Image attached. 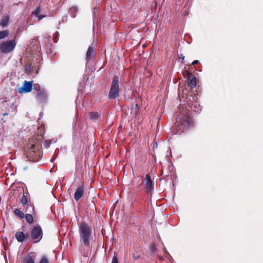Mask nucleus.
I'll return each instance as SVG.
<instances>
[{
	"label": "nucleus",
	"mask_w": 263,
	"mask_h": 263,
	"mask_svg": "<svg viewBox=\"0 0 263 263\" xmlns=\"http://www.w3.org/2000/svg\"><path fill=\"white\" fill-rule=\"evenodd\" d=\"M177 125L176 126V133L180 134L188 128L193 127L194 122L192 118L186 112L185 114H180L177 116Z\"/></svg>",
	"instance_id": "nucleus-1"
},
{
	"label": "nucleus",
	"mask_w": 263,
	"mask_h": 263,
	"mask_svg": "<svg viewBox=\"0 0 263 263\" xmlns=\"http://www.w3.org/2000/svg\"><path fill=\"white\" fill-rule=\"evenodd\" d=\"M41 145L35 142L33 144H28L25 148L26 157L30 161L37 162L40 160V148Z\"/></svg>",
	"instance_id": "nucleus-2"
},
{
	"label": "nucleus",
	"mask_w": 263,
	"mask_h": 263,
	"mask_svg": "<svg viewBox=\"0 0 263 263\" xmlns=\"http://www.w3.org/2000/svg\"><path fill=\"white\" fill-rule=\"evenodd\" d=\"M80 236L84 245L89 247L92 238V230L91 227L85 221L81 222L79 224Z\"/></svg>",
	"instance_id": "nucleus-3"
},
{
	"label": "nucleus",
	"mask_w": 263,
	"mask_h": 263,
	"mask_svg": "<svg viewBox=\"0 0 263 263\" xmlns=\"http://www.w3.org/2000/svg\"><path fill=\"white\" fill-rule=\"evenodd\" d=\"M154 182L152 179L150 174H147L144 179L141 183L136 186V191H140L145 189L146 193L151 194L154 189Z\"/></svg>",
	"instance_id": "nucleus-4"
},
{
	"label": "nucleus",
	"mask_w": 263,
	"mask_h": 263,
	"mask_svg": "<svg viewBox=\"0 0 263 263\" xmlns=\"http://www.w3.org/2000/svg\"><path fill=\"white\" fill-rule=\"evenodd\" d=\"M119 77L115 76L112 80L108 97L109 99H114L118 97L120 93Z\"/></svg>",
	"instance_id": "nucleus-5"
},
{
	"label": "nucleus",
	"mask_w": 263,
	"mask_h": 263,
	"mask_svg": "<svg viewBox=\"0 0 263 263\" xmlns=\"http://www.w3.org/2000/svg\"><path fill=\"white\" fill-rule=\"evenodd\" d=\"M16 45L15 40L2 42L0 43V51L2 53L7 54L12 51Z\"/></svg>",
	"instance_id": "nucleus-6"
},
{
	"label": "nucleus",
	"mask_w": 263,
	"mask_h": 263,
	"mask_svg": "<svg viewBox=\"0 0 263 263\" xmlns=\"http://www.w3.org/2000/svg\"><path fill=\"white\" fill-rule=\"evenodd\" d=\"M43 236V230L39 224L34 226L30 231V237L33 243H37L41 241Z\"/></svg>",
	"instance_id": "nucleus-7"
},
{
	"label": "nucleus",
	"mask_w": 263,
	"mask_h": 263,
	"mask_svg": "<svg viewBox=\"0 0 263 263\" xmlns=\"http://www.w3.org/2000/svg\"><path fill=\"white\" fill-rule=\"evenodd\" d=\"M183 76L187 77V85L191 88L196 86L197 79L193 73L188 70H185L183 73Z\"/></svg>",
	"instance_id": "nucleus-8"
},
{
	"label": "nucleus",
	"mask_w": 263,
	"mask_h": 263,
	"mask_svg": "<svg viewBox=\"0 0 263 263\" xmlns=\"http://www.w3.org/2000/svg\"><path fill=\"white\" fill-rule=\"evenodd\" d=\"M32 89V81H25L23 86L18 88V91L20 93L30 92Z\"/></svg>",
	"instance_id": "nucleus-9"
},
{
	"label": "nucleus",
	"mask_w": 263,
	"mask_h": 263,
	"mask_svg": "<svg viewBox=\"0 0 263 263\" xmlns=\"http://www.w3.org/2000/svg\"><path fill=\"white\" fill-rule=\"evenodd\" d=\"M34 90L36 91V98L39 100H43L46 97V91L40 87L39 84H35L34 85Z\"/></svg>",
	"instance_id": "nucleus-10"
},
{
	"label": "nucleus",
	"mask_w": 263,
	"mask_h": 263,
	"mask_svg": "<svg viewBox=\"0 0 263 263\" xmlns=\"http://www.w3.org/2000/svg\"><path fill=\"white\" fill-rule=\"evenodd\" d=\"M84 193V184L83 183H81V184H80L76 189V192L74 194V199L77 201H79L83 197Z\"/></svg>",
	"instance_id": "nucleus-11"
},
{
	"label": "nucleus",
	"mask_w": 263,
	"mask_h": 263,
	"mask_svg": "<svg viewBox=\"0 0 263 263\" xmlns=\"http://www.w3.org/2000/svg\"><path fill=\"white\" fill-rule=\"evenodd\" d=\"M16 240L19 242H22L25 239H28L29 237L28 233L25 234L22 231H17L15 234Z\"/></svg>",
	"instance_id": "nucleus-12"
},
{
	"label": "nucleus",
	"mask_w": 263,
	"mask_h": 263,
	"mask_svg": "<svg viewBox=\"0 0 263 263\" xmlns=\"http://www.w3.org/2000/svg\"><path fill=\"white\" fill-rule=\"evenodd\" d=\"M23 211L25 213L35 214V208L33 204L29 201L27 204L25 205Z\"/></svg>",
	"instance_id": "nucleus-13"
},
{
	"label": "nucleus",
	"mask_w": 263,
	"mask_h": 263,
	"mask_svg": "<svg viewBox=\"0 0 263 263\" xmlns=\"http://www.w3.org/2000/svg\"><path fill=\"white\" fill-rule=\"evenodd\" d=\"M142 250L141 247L140 246H135L134 247V252L132 254V257L134 259V260H137L140 259L141 257L140 255V252Z\"/></svg>",
	"instance_id": "nucleus-14"
},
{
	"label": "nucleus",
	"mask_w": 263,
	"mask_h": 263,
	"mask_svg": "<svg viewBox=\"0 0 263 263\" xmlns=\"http://www.w3.org/2000/svg\"><path fill=\"white\" fill-rule=\"evenodd\" d=\"M10 17L8 15L4 16L1 20L0 25L2 27H7L9 23Z\"/></svg>",
	"instance_id": "nucleus-15"
},
{
	"label": "nucleus",
	"mask_w": 263,
	"mask_h": 263,
	"mask_svg": "<svg viewBox=\"0 0 263 263\" xmlns=\"http://www.w3.org/2000/svg\"><path fill=\"white\" fill-rule=\"evenodd\" d=\"M94 54V49L91 47H89L86 52V60L88 62Z\"/></svg>",
	"instance_id": "nucleus-16"
},
{
	"label": "nucleus",
	"mask_w": 263,
	"mask_h": 263,
	"mask_svg": "<svg viewBox=\"0 0 263 263\" xmlns=\"http://www.w3.org/2000/svg\"><path fill=\"white\" fill-rule=\"evenodd\" d=\"M35 214H25V218L26 221L29 224H32L34 222V217Z\"/></svg>",
	"instance_id": "nucleus-17"
},
{
	"label": "nucleus",
	"mask_w": 263,
	"mask_h": 263,
	"mask_svg": "<svg viewBox=\"0 0 263 263\" xmlns=\"http://www.w3.org/2000/svg\"><path fill=\"white\" fill-rule=\"evenodd\" d=\"M23 263H35V259L30 255H26L23 259Z\"/></svg>",
	"instance_id": "nucleus-18"
},
{
	"label": "nucleus",
	"mask_w": 263,
	"mask_h": 263,
	"mask_svg": "<svg viewBox=\"0 0 263 263\" xmlns=\"http://www.w3.org/2000/svg\"><path fill=\"white\" fill-rule=\"evenodd\" d=\"M139 107L138 103L133 104L131 108V114L134 116H136L139 112Z\"/></svg>",
	"instance_id": "nucleus-19"
},
{
	"label": "nucleus",
	"mask_w": 263,
	"mask_h": 263,
	"mask_svg": "<svg viewBox=\"0 0 263 263\" xmlns=\"http://www.w3.org/2000/svg\"><path fill=\"white\" fill-rule=\"evenodd\" d=\"M14 214L19 217L21 219H23L25 217V214H24V212L21 211L20 209H16L14 211Z\"/></svg>",
	"instance_id": "nucleus-20"
},
{
	"label": "nucleus",
	"mask_w": 263,
	"mask_h": 263,
	"mask_svg": "<svg viewBox=\"0 0 263 263\" xmlns=\"http://www.w3.org/2000/svg\"><path fill=\"white\" fill-rule=\"evenodd\" d=\"M89 116L91 120H97L99 117V114L98 112H90Z\"/></svg>",
	"instance_id": "nucleus-21"
},
{
	"label": "nucleus",
	"mask_w": 263,
	"mask_h": 263,
	"mask_svg": "<svg viewBox=\"0 0 263 263\" xmlns=\"http://www.w3.org/2000/svg\"><path fill=\"white\" fill-rule=\"evenodd\" d=\"M9 33V31L8 30H4L3 31H0V40L5 39L7 37Z\"/></svg>",
	"instance_id": "nucleus-22"
},
{
	"label": "nucleus",
	"mask_w": 263,
	"mask_h": 263,
	"mask_svg": "<svg viewBox=\"0 0 263 263\" xmlns=\"http://www.w3.org/2000/svg\"><path fill=\"white\" fill-rule=\"evenodd\" d=\"M157 251V246L155 242H151L149 244L150 253H154Z\"/></svg>",
	"instance_id": "nucleus-23"
},
{
	"label": "nucleus",
	"mask_w": 263,
	"mask_h": 263,
	"mask_svg": "<svg viewBox=\"0 0 263 263\" xmlns=\"http://www.w3.org/2000/svg\"><path fill=\"white\" fill-rule=\"evenodd\" d=\"M20 202L23 205L27 204L29 202H28L27 197L26 195H23L22 196V198L20 200Z\"/></svg>",
	"instance_id": "nucleus-24"
},
{
	"label": "nucleus",
	"mask_w": 263,
	"mask_h": 263,
	"mask_svg": "<svg viewBox=\"0 0 263 263\" xmlns=\"http://www.w3.org/2000/svg\"><path fill=\"white\" fill-rule=\"evenodd\" d=\"M187 70L191 72L192 71H194L195 70L197 71H201V70L199 68L195 67V66H193V67H192L191 64L189 66V69Z\"/></svg>",
	"instance_id": "nucleus-25"
},
{
	"label": "nucleus",
	"mask_w": 263,
	"mask_h": 263,
	"mask_svg": "<svg viewBox=\"0 0 263 263\" xmlns=\"http://www.w3.org/2000/svg\"><path fill=\"white\" fill-rule=\"evenodd\" d=\"M40 7H37V8H36L35 11L33 12V14L34 15L37 16L40 14Z\"/></svg>",
	"instance_id": "nucleus-26"
},
{
	"label": "nucleus",
	"mask_w": 263,
	"mask_h": 263,
	"mask_svg": "<svg viewBox=\"0 0 263 263\" xmlns=\"http://www.w3.org/2000/svg\"><path fill=\"white\" fill-rule=\"evenodd\" d=\"M51 142L47 140H45L44 143V147L48 148L50 145Z\"/></svg>",
	"instance_id": "nucleus-27"
},
{
	"label": "nucleus",
	"mask_w": 263,
	"mask_h": 263,
	"mask_svg": "<svg viewBox=\"0 0 263 263\" xmlns=\"http://www.w3.org/2000/svg\"><path fill=\"white\" fill-rule=\"evenodd\" d=\"M39 263H49V261L46 257H43L42 258Z\"/></svg>",
	"instance_id": "nucleus-28"
},
{
	"label": "nucleus",
	"mask_w": 263,
	"mask_h": 263,
	"mask_svg": "<svg viewBox=\"0 0 263 263\" xmlns=\"http://www.w3.org/2000/svg\"><path fill=\"white\" fill-rule=\"evenodd\" d=\"M111 263H118V259L117 256L114 255L113 256Z\"/></svg>",
	"instance_id": "nucleus-29"
},
{
	"label": "nucleus",
	"mask_w": 263,
	"mask_h": 263,
	"mask_svg": "<svg viewBox=\"0 0 263 263\" xmlns=\"http://www.w3.org/2000/svg\"><path fill=\"white\" fill-rule=\"evenodd\" d=\"M42 139V136L36 135L34 136V138H33V140H37V141H39L40 140H41Z\"/></svg>",
	"instance_id": "nucleus-30"
},
{
	"label": "nucleus",
	"mask_w": 263,
	"mask_h": 263,
	"mask_svg": "<svg viewBox=\"0 0 263 263\" xmlns=\"http://www.w3.org/2000/svg\"><path fill=\"white\" fill-rule=\"evenodd\" d=\"M78 8H77V6H72L71 8V10L74 13H76L78 11Z\"/></svg>",
	"instance_id": "nucleus-31"
},
{
	"label": "nucleus",
	"mask_w": 263,
	"mask_h": 263,
	"mask_svg": "<svg viewBox=\"0 0 263 263\" xmlns=\"http://www.w3.org/2000/svg\"><path fill=\"white\" fill-rule=\"evenodd\" d=\"M45 17H46V15H41V14H39L37 16L39 20H41L42 18H44Z\"/></svg>",
	"instance_id": "nucleus-32"
},
{
	"label": "nucleus",
	"mask_w": 263,
	"mask_h": 263,
	"mask_svg": "<svg viewBox=\"0 0 263 263\" xmlns=\"http://www.w3.org/2000/svg\"><path fill=\"white\" fill-rule=\"evenodd\" d=\"M199 63V61L198 60H195L194 61H193L192 63H191V66L193 67V66H195L196 64H197Z\"/></svg>",
	"instance_id": "nucleus-33"
},
{
	"label": "nucleus",
	"mask_w": 263,
	"mask_h": 263,
	"mask_svg": "<svg viewBox=\"0 0 263 263\" xmlns=\"http://www.w3.org/2000/svg\"><path fill=\"white\" fill-rule=\"evenodd\" d=\"M157 257L158 258V259L160 260H163V257L162 256H161L160 255H157Z\"/></svg>",
	"instance_id": "nucleus-34"
},
{
	"label": "nucleus",
	"mask_w": 263,
	"mask_h": 263,
	"mask_svg": "<svg viewBox=\"0 0 263 263\" xmlns=\"http://www.w3.org/2000/svg\"><path fill=\"white\" fill-rule=\"evenodd\" d=\"M179 59L183 61L184 59V56L182 54L180 55Z\"/></svg>",
	"instance_id": "nucleus-35"
},
{
	"label": "nucleus",
	"mask_w": 263,
	"mask_h": 263,
	"mask_svg": "<svg viewBox=\"0 0 263 263\" xmlns=\"http://www.w3.org/2000/svg\"><path fill=\"white\" fill-rule=\"evenodd\" d=\"M192 105H193V104H192L191 103H190V106L191 107V109H192V108H193V106H192Z\"/></svg>",
	"instance_id": "nucleus-36"
},
{
	"label": "nucleus",
	"mask_w": 263,
	"mask_h": 263,
	"mask_svg": "<svg viewBox=\"0 0 263 263\" xmlns=\"http://www.w3.org/2000/svg\"><path fill=\"white\" fill-rule=\"evenodd\" d=\"M164 173V168H163V170H162V174H163Z\"/></svg>",
	"instance_id": "nucleus-37"
}]
</instances>
